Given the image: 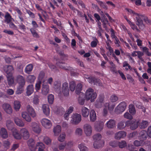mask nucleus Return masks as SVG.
Here are the masks:
<instances>
[{
  "mask_svg": "<svg viewBox=\"0 0 151 151\" xmlns=\"http://www.w3.org/2000/svg\"><path fill=\"white\" fill-rule=\"evenodd\" d=\"M29 126L34 132L37 133H39L40 132L41 128L39 124L36 122H32L30 124Z\"/></svg>",
  "mask_w": 151,
  "mask_h": 151,
  "instance_id": "1a4fd4ad",
  "label": "nucleus"
},
{
  "mask_svg": "<svg viewBox=\"0 0 151 151\" xmlns=\"http://www.w3.org/2000/svg\"><path fill=\"white\" fill-rule=\"evenodd\" d=\"M126 126H127L126 125H125L124 124V122L121 121L118 124H117V128L119 129H124Z\"/></svg>",
  "mask_w": 151,
  "mask_h": 151,
  "instance_id": "bf43d9fd",
  "label": "nucleus"
},
{
  "mask_svg": "<svg viewBox=\"0 0 151 151\" xmlns=\"http://www.w3.org/2000/svg\"><path fill=\"white\" fill-rule=\"evenodd\" d=\"M4 22L7 24L14 21V19L11 16L8 12H6V14L4 16Z\"/></svg>",
  "mask_w": 151,
  "mask_h": 151,
  "instance_id": "a878e982",
  "label": "nucleus"
},
{
  "mask_svg": "<svg viewBox=\"0 0 151 151\" xmlns=\"http://www.w3.org/2000/svg\"><path fill=\"white\" fill-rule=\"evenodd\" d=\"M0 136L4 139H6L8 137V133L5 128L2 127L0 128Z\"/></svg>",
  "mask_w": 151,
  "mask_h": 151,
  "instance_id": "5701e85b",
  "label": "nucleus"
},
{
  "mask_svg": "<svg viewBox=\"0 0 151 151\" xmlns=\"http://www.w3.org/2000/svg\"><path fill=\"white\" fill-rule=\"evenodd\" d=\"M12 133L14 138L17 140L22 139L21 133L16 129L14 128L12 131Z\"/></svg>",
  "mask_w": 151,
  "mask_h": 151,
  "instance_id": "a211bd4d",
  "label": "nucleus"
},
{
  "mask_svg": "<svg viewBox=\"0 0 151 151\" xmlns=\"http://www.w3.org/2000/svg\"><path fill=\"white\" fill-rule=\"evenodd\" d=\"M139 123V120L134 119L126 122V125L127 126H129L131 129L134 130L137 128Z\"/></svg>",
  "mask_w": 151,
  "mask_h": 151,
  "instance_id": "20e7f679",
  "label": "nucleus"
},
{
  "mask_svg": "<svg viewBox=\"0 0 151 151\" xmlns=\"http://www.w3.org/2000/svg\"><path fill=\"white\" fill-rule=\"evenodd\" d=\"M118 97L115 95H111L110 98V101L113 102H116L118 100Z\"/></svg>",
  "mask_w": 151,
  "mask_h": 151,
  "instance_id": "0e129e2a",
  "label": "nucleus"
},
{
  "mask_svg": "<svg viewBox=\"0 0 151 151\" xmlns=\"http://www.w3.org/2000/svg\"><path fill=\"white\" fill-rule=\"evenodd\" d=\"M61 131V127L60 126L58 125H57L54 127L53 129L54 135L55 136H57Z\"/></svg>",
  "mask_w": 151,
  "mask_h": 151,
  "instance_id": "c9c22d12",
  "label": "nucleus"
},
{
  "mask_svg": "<svg viewBox=\"0 0 151 151\" xmlns=\"http://www.w3.org/2000/svg\"><path fill=\"white\" fill-rule=\"evenodd\" d=\"M118 145L120 148H122L127 146V144L125 141L122 140L119 142Z\"/></svg>",
  "mask_w": 151,
  "mask_h": 151,
  "instance_id": "052dcab7",
  "label": "nucleus"
},
{
  "mask_svg": "<svg viewBox=\"0 0 151 151\" xmlns=\"http://www.w3.org/2000/svg\"><path fill=\"white\" fill-rule=\"evenodd\" d=\"M42 109L44 114L47 116L50 114V109L49 106L47 104H44L42 105Z\"/></svg>",
  "mask_w": 151,
  "mask_h": 151,
  "instance_id": "b1692460",
  "label": "nucleus"
},
{
  "mask_svg": "<svg viewBox=\"0 0 151 151\" xmlns=\"http://www.w3.org/2000/svg\"><path fill=\"white\" fill-rule=\"evenodd\" d=\"M13 105L14 110L16 111H19L21 106L20 102L18 100H15L14 101Z\"/></svg>",
  "mask_w": 151,
  "mask_h": 151,
  "instance_id": "c85d7f7f",
  "label": "nucleus"
},
{
  "mask_svg": "<svg viewBox=\"0 0 151 151\" xmlns=\"http://www.w3.org/2000/svg\"><path fill=\"white\" fill-rule=\"evenodd\" d=\"M36 149H38V151H45V145L42 142H37L36 144Z\"/></svg>",
  "mask_w": 151,
  "mask_h": 151,
  "instance_id": "f704fd0d",
  "label": "nucleus"
},
{
  "mask_svg": "<svg viewBox=\"0 0 151 151\" xmlns=\"http://www.w3.org/2000/svg\"><path fill=\"white\" fill-rule=\"evenodd\" d=\"M21 138L24 139H27L29 137V134L27 129L25 128H22L20 130Z\"/></svg>",
  "mask_w": 151,
  "mask_h": 151,
  "instance_id": "2eb2a0df",
  "label": "nucleus"
},
{
  "mask_svg": "<svg viewBox=\"0 0 151 151\" xmlns=\"http://www.w3.org/2000/svg\"><path fill=\"white\" fill-rule=\"evenodd\" d=\"M27 144L29 149L31 151H36V145L34 140L33 139L30 138L27 141Z\"/></svg>",
  "mask_w": 151,
  "mask_h": 151,
  "instance_id": "ddd939ff",
  "label": "nucleus"
},
{
  "mask_svg": "<svg viewBox=\"0 0 151 151\" xmlns=\"http://www.w3.org/2000/svg\"><path fill=\"white\" fill-rule=\"evenodd\" d=\"M82 85L81 83H79L77 84L76 90V94H80L81 93H82L81 91L82 90Z\"/></svg>",
  "mask_w": 151,
  "mask_h": 151,
  "instance_id": "5fc2aeb1",
  "label": "nucleus"
},
{
  "mask_svg": "<svg viewBox=\"0 0 151 151\" xmlns=\"http://www.w3.org/2000/svg\"><path fill=\"white\" fill-rule=\"evenodd\" d=\"M22 117L26 122H30L32 121L31 117L26 111H22L21 113Z\"/></svg>",
  "mask_w": 151,
  "mask_h": 151,
  "instance_id": "6ab92c4d",
  "label": "nucleus"
},
{
  "mask_svg": "<svg viewBox=\"0 0 151 151\" xmlns=\"http://www.w3.org/2000/svg\"><path fill=\"white\" fill-rule=\"evenodd\" d=\"M100 6L105 9H107L108 7L105 3L99 0H96Z\"/></svg>",
  "mask_w": 151,
  "mask_h": 151,
  "instance_id": "680f3d73",
  "label": "nucleus"
},
{
  "mask_svg": "<svg viewBox=\"0 0 151 151\" xmlns=\"http://www.w3.org/2000/svg\"><path fill=\"white\" fill-rule=\"evenodd\" d=\"M126 104L124 102L120 103L115 108V112L117 113L122 112L125 110L126 107Z\"/></svg>",
  "mask_w": 151,
  "mask_h": 151,
  "instance_id": "f8f14e48",
  "label": "nucleus"
},
{
  "mask_svg": "<svg viewBox=\"0 0 151 151\" xmlns=\"http://www.w3.org/2000/svg\"><path fill=\"white\" fill-rule=\"evenodd\" d=\"M26 93L28 96H30L32 94L34 91V87L33 85L32 84L29 85L26 88Z\"/></svg>",
  "mask_w": 151,
  "mask_h": 151,
  "instance_id": "7c9ffc66",
  "label": "nucleus"
},
{
  "mask_svg": "<svg viewBox=\"0 0 151 151\" xmlns=\"http://www.w3.org/2000/svg\"><path fill=\"white\" fill-rule=\"evenodd\" d=\"M145 142L142 140L139 141L137 140H135L134 142V145L136 147L142 146L145 144Z\"/></svg>",
  "mask_w": 151,
  "mask_h": 151,
  "instance_id": "4d7b16f0",
  "label": "nucleus"
},
{
  "mask_svg": "<svg viewBox=\"0 0 151 151\" xmlns=\"http://www.w3.org/2000/svg\"><path fill=\"white\" fill-rule=\"evenodd\" d=\"M39 96L36 95H34L33 99V103L35 105H37L39 104Z\"/></svg>",
  "mask_w": 151,
  "mask_h": 151,
  "instance_id": "13d9d810",
  "label": "nucleus"
},
{
  "mask_svg": "<svg viewBox=\"0 0 151 151\" xmlns=\"http://www.w3.org/2000/svg\"><path fill=\"white\" fill-rule=\"evenodd\" d=\"M49 91V86L47 84H43L42 88V93L44 95H47Z\"/></svg>",
  "mask_w": 151,
  "mask_h": 151,
  "instance_id": "72a5a7b5",
  "label": "nucleus"
},
{
  "mask_svg": "<svg viewBox=\"0 0 151 151\" xmlns=\"http://www.w3.org/2000/svg\"><path fill=\"white\" fill-rule=\"evenodd\" d=\"M36 78L33 75H29L27 77V81L28 82L32 83L35 81Z\"/></svg>",
  "mask_w": 151,
  "mask_h": 151,
  "instance_id": "a19ab883",
  "label": "nucleus"
},
{
  "mask_svg": "<svg viewBox=\"0 0 151 151\" xmlns=\"http://www.w3.org/2000/svg\"><path fill=\"white\" fill-rule=\"evenodd\" d=\"M104 141L103 140L96 142H94L93 146L94 148L98 149L104 146Z\"/></svg>",
  "mask_w": 151,
  "mask_h": 151,
  "instance_id": "473e14b6",
  "label": "nucleus"
},
{
  "mask_svg": "<svg viewBox=\"0 0 151 151\" xmlns=\"http://www.w3.org/2000/svg\"><path fill=\"white\" fill-rule=\"evenodd\" d=\"M30 31L32 34L33 36L35 38H39L40 37L39 35L36 32L34 28H31L30 29Z\"/></svg>",
  "mask_w": 151,
  "mask_h": 151,
  "instance_id": "864d4df0",
  "label": "nucleus"
},
{
  "mask_svg": "<svg viewBox=\"0 0 151 151\" xmlns=\"http://www.w3.org/2000/svg\"><path fill=\"white\" fill-rule=\"evenodd\" d=\"M78 147L80 151H88V147L84 143H81L79 144Z\"/></svg>",
  "mask_w": 151,
  "mask_h": 151,
  "instance_id": "37998d69",
  "label": "nucleus"
},
{
  "mask_svg": "<svg viewBox=\"0 0 151 151\" xmlns=\"http://www.w3.org/2000/svg\"><path fill=\"white\" fill-rule=\"evenodd\" d=\"M41 122L42 126L46 129H49L52 127V123L51 122L47 119H42L41 120Z\"/></svg>",
  "mask_w": 151,
  "mask_h": 151,
  "instance_id": "9d476101",
  "label": "nucleus"
},
{
  "mask_svg": "<svg viewBox=\"0 0 151 151\" xmlns=\"http://www.w3.org/2000/svg\"><path fill=\"white\" fill-rule=\"evenodd\" d=\"M7 82L9 86H11L14 83V78L12 75H6Z\"/></svg>",
  "mask_w": 151,
  "mask_h": 151,
  "instance_id": "e433bc0d",
  "label": "nucleus"
},
{
  "mask_svg": "<svg viewBox=\"0 0 151 151\" xmlns=\"http://www.w3.org/2000/svg\"><path fill=\"white\" fill-rule=\"evenodd\" d=\"M125 10L129 13V14H131L132 16L135 17L136 24L138 26L140 29L142 30L145 27L143 20L147 24L150 23V20L146 16L136 13L129 8H126Z\"/></svg>",
  "mask_w": 151,
  "mask_h": 151,
  "instance_id": "f257e3e1",
  "label": "nucleus"
},
{
  "mask_svg": "<svg viewBox=\"0 0 151 151\" xmlns=\"http://www.w3.org/2000/svg\"><path fill=\"white\" fill-rule=\"evenodd\" d=\"M26 112L32 118H35L37 116V114L34 109L32 106L27 105L26 107Z\"/></svg>",
  "mask_w": 151,
  "mask_h": 151,
  "instance_id": "9b49d317",
  "label": "nucleus"
},
{
  "mask_svg": "<svg viewBox=\"0 0 151 151\" xmlns=\"http://www.w3.org/2000/svg\"><path fill=\"white\" fill-rule=\"evenodd\" d=\"M33 68L32 65L29 64L26 67L25 69V72L26 73L29 74L32 71Z\"/></svg>",
  "mask_w": 151,
  "mask_h": 151,
  "instance_id": "8fccbe9b",
  "label": "nucleus"
},
{
  "mask_svg": "<svg viewBox=\"0 0 151 151\" xmlns=\"http://www.w3.org/2000/svg\"><path fill=\"white\" fill-rule=\"evenodd\" d=\"M127 133L124 131H120L116 132L114 135V138L116 139L119 140L123 138L126 137Z\"/></svg>",
  "mask_w": 151,
  "mask_h": 151,
  "instance_id": "f3484780",
  "label": "nucleus"
},
{
  "mask_svg": "<svg viewBox=\"0 0 151 151\" xmlns=\"http://www.w3.org/2000/svg\"><path fill=\"white\" fill-rule=\"evenodd\" d=\"M114 104L110 103H106L104 104L103 114L104 116H106L108 113V110L110 111H112L115 107Z\"/></svg>",
  "mask_w": 151,
  "mask_h": 151,
  "instance_id": "39448f33",
  "label": "nucleus"
},
{
  "mask_svg": "<svg viewBox=\"0 0 151 151\" xmlns=\"http://www.w3.org/2000/svg\"><path fill=\"white\" fill-rule=\"evenodd\" d=\"M61 92L65 96H68L69 93V90L68 84L67 82H65L63 84Z\"/></svg>",
  "mask_w": 151,
  "mask_h": 151,
  "instance_id": "4468645a",
  "label": "nucleus"
},
{
  "mask_svg": "<svg viewBox=\"0 0 151 151\" xmlns=\"http://www.w3.org/2000/svg\"><path fill=\"white\" fill-rule=\"evenodd\" d=\"M2 107L4 111L7 114H11L13 110L11 105L9 103H4L2 104Z\"/></svg>",
  "mask_w": 151,
  "mask_h": 151,
  "instance_id": "6e6552de",
  "label": "nucleus"
},
{
  "mask_svg": "<svg viewBox=\"0 0 151 151\" xmlns=\"http://www.w3.org/2000/svg\"><path fill=\"white\" fill-rule=\"evenodd\" d=\"M79 95V96L78 99V102L80 105H83L84 103V99H83L84 94L83 93H81Z\"/></svg>",
  "mask_w": 151,
  "mask_h": 151,
  "instance_id": "79ce46f5",
  "label": "nucleus"
},
{
  "mask_svg": "<svg viewBox=\"0 0 151 151\" xmlns=\"http://www.w3.org/2000/svg\"><path fill=\"white\" fill-rule=\"evenodd\" d=\"M17 80L19 84L18 86L24 88L25 83L24 78L22 76L19 75L17 76Z\"/></svg>",
  "mask_w": 151,
  "mask_h": 151,
  "instance_id": "aec40b11",
  "label": "nucleus"
},
{
  "mask_svg": "<svg viewBox=\"0 0 151 151\" xmlns=\"http://www.w3.org/2000/svg\"><path fill=\"white\" fill-rule=\"evenodd\" d=\"M41 82L40 81H38L37 82L35 85V89L37 91H38L41 88Z\"/></svg>",
  "mask_w": 151,
  "mask_h": 151,
  "instance_id": "69168bd1",
  "label": "nucleus"
},
{
  "mask_svg": "<svg viewBox=\"0 0 151 151\" xmlns=\"http://www.w3.org/2000/svg\"><path fill=\"white\" fill-rule=\"evenodd\" d=\"M70 123L73 124H78L81 120V115L78 114H75L72 115L70 119Z\"/></svg>",
  "mask_w": 151,
  "mask_h": 151,
  "instance_id": "423d86ee",
  "label": "nucleus"
},
{
  "mask_svg": "<svg viewBox=\"0 0 151 151\" xmlns=\"http://www.w3.org/2000/svg\"><path fill=\"white\" fill-rule=\"evenodd\" d=\"M54 99V96L52 94L49 95L48 97V101L50 104H52L53 102Z\"/></svg>",
  "mask_w": 151,
  "mask_h": 151,
  "instance_id": "e2e57ef3",
  "label": "nucleus"
},
{
  "mask_svg": "<svg viewBox=\"0 0 151 151\" xmlns=\"http://www.w3.org/2000/svg\"><path fill=\"white\" fill-rule=\"evenodd\" d=\"M105 125L108 129H113L116 126V122L114 119H110L105 124Z\"/></svg>",
  "mask_w": 151,
  "mask_h": 151,
  "instance_id": "412c9836",
  "label": "nucleus"
},
{
  "mask_svg": "<svg viewBox=\"0 0 151 151\" xmlns=\"http://www.w3.org/2000/svg\"><path fill=\"white\" fill-rule=\"evenodd\" d=\"M103 102V96H100L96 101L95 106L96 108H100L102 106Z\"/></svg>",
  "mask_w": 151,
  "mask_h": 151,
  "instance_id": "bb28decb",
  "label": "nucleus"
},
{
  "mask_svg": "<svg viewBox=\"0 0 151 151\" xmlns=\"http://www.w3.org/2000/svg\"><path fill=\"white\" fill-rule=\"evenodd\" d=\"M104 126V123L100 121L96 123L94 127L98 131H100L103 129Z\"/></svg>",
  "mask_w": 151,
  "mask_h": 151,
  "instance_id": "393cba45",
  "label": "nucleus"
},
{
  "mask_svg": "<svg viewBox=\"0 0 151 151\" xmlns=\"http://www.w3.org/2000/svg\"><path fill=\"white\" fill-rule=\"evenodd\" d=\"M4 70L6 75H12L14 68L12 65H5L4 67Z\"/></svg>",
  "mask_w": 151,
  "mask_h": 151,
  "instance_id": "4be33fe9",
  "label": "nucleus"
},
{
  "mask_svg": "<svg viewBox=\"0 0 151 151\" xmlns=\"http://www.w3.org/2000/svg\"><path fill=\"white\" fill-rule=\"evenodd\" d=\"M96 93L94 91L93 89L91 88H88L86 92V98L87 100H90L91 102L94 101L96 98Z\"/></svg>",
  "mask_w": 151,
  "mask_h": 151,
  "instance_id": "f03ea898",
  "label": "nucleus"
},
{
  "mask_svg": "<svg viewBox=\"0 0 151 151\" xmlns=\"http://www.w3.org/2000/svg\"><path fill=\"white\" fill-rule=\"evenodd\" d=\"M15 123L18 126L20 127H23L24 126V123L23 121L20 119L16 117L14 119Z\"/></svg>",
  "mask_w": 151,
  "mask_h": 151,
  "instance_id": "2f4dec72",
  "label": "nucleus"
},
{
  "mask_svg": "<svg viewBox=\"0 0 151 151\" xmlns=\"http://www.w3.org/2000/svg\"><path fill=\"white\" fill-rule=\"evenodd\" d=\"M75 133L76 135L78 136H81L83 133V129L81 128H77L76 129Z\"/></svg>",
  "mask_w": 151,
  "mask_h": 151,
  "instance_id": "3c124183",
  "label": "nucleus"
},
{
  "mask_svg": "<svg viewBox=\"0 0 151 151\" xmlns=\"http://www.w3.org/2000/svg\"><path fill=\"white\" fill-rule=\"evenodd\" d=\"M139 127L141 129H144L146 128L149 124L148 122L145 120H142L140 123H139Z\"/></svg>",
  "mask_w": 151,
  "mask_h": 151,
  "instance_id": "49530a36",
  "label": "nucleus"
},
{
  "mask_svg": "<svg viewBox=\"0 0 151 151\" xmlns=\"http://www.w3.org/2000/svg\"><path fill=\"white\" fill-rule=\"evenodd\" d=\"M85 77L87 79V80L89 83H94V84H98L99 85H101V82L99 79H96L94 77H89L88 76H86Z\"/></svg>",
  "mask_w": 151,
  "mask_h": 151,
  "instance_id": "dca6fc26",
  "label": "nucleus"
},
{
  "mask_svg": "<svg viewBox=\"0 0 151 151\" xmlns=\"http://www.w3.org/2000/svg\"><path fill=\"white\" fill-rule=\"evenodd\" d=\"M76 85L74 81H71L69 83V87L71 91H74L76 88Z\"/></svg>",
  "mask_w": 151,
  "mask_h": 151,
  "instance_id": "603ef678",
  "label": "nucleus"
},
{
  "mask_svg": "<svg viewBox=\"0 0 151 151\" xmlns=\"http://www.w3.org/2000/svg\"><path fill=\"white\" fill-rule=\"evenodd\" d=\"M11 143L8 140H4L3 142V145L5 148L9 149Z\"/></svg>",
  "mask_w": 151,
  "mask_h": 151,
  "instance_id": "6e6d98bb",
  "label": "nucleus"
},
{
  "mask_svg": "<svg viewBox=\"0 0 151 151\" xmlns=\"http://www.w3.org/2000/svg\"><path fill=\"white\" fill-rule=\"evenodd\" d=\"M14 123L11 120L7 121L6 123V126L9 130H12L14 129Z\"/></svg>",
  "mask_w": 151,
  "mask_h": 151,
  "instance_id": "4c0bfd02",
  "label": "nucleus"
},
{
  "mask_svg": "<svg viewBox=\"0 0 151 151\" xmlns=\"http://www.w3.org/2000/svg\"><path fill=\"white\" fill-rule=\"evenodd\" d=\"M148 135L147 132L145 130L141 131L139 133V139L143 141L146 139Z\"/></svg>",
  "mask_w": 151,
  "mask_h": 151,
  "instance_id": "cd10ccee",
  "label": "nucleus"
},
{
  "mask_svg": "<svg viewBox=\"0 0 151 151\" xmlns=\"http://www.w3.org/2000/svg\"><path fill=\"white\" fill-rule=\"evenodd\" d=\"M90 119L91 121L94 122L95 121L96 118V115L95 111L93 109L90 110L89 113Z\"/></svg>",
  "mask_w": 151,
  "mask_h": 151,
  "instance_id": "c756f323",
  "label": "nucleus"
},
{
  "mask_svg": "<svg viewBox=\"0 0 151 151\" xmlns=\"http://www.w3.org/2000/svg\"><path fill=\"white\" fill-rule=\"evenodd\" d=\"M56 64L60 68L66 70L69 69V67L67 66V64L65 63L59 62L57 63Z\"/></svg>",
  "mask_w": 151,
  "mask_h": 151,
  "instance_id": "a18cd8bd",
  "label": "nucleus"
},
{
  "mask_svg": "<svg viewBox=\"0 0 151 151\" xmlns=\"http://www.w3.org/2000/svg\"><path fill=\"white\" fill-rule=\"evenodd\" d=\"M45 73L44 72L41 71L40 72L39 74V76L38 79L39 81H40L41 82L44 77Z\"/></svg>",
  "mask_w": 151,
  "mask_h": 151,
  "instance_id": "338daca9",
  "label": "nucleus"
},
{
  "mask_svg": "<svg viewBox=\"0 0 151 151\" xmlns=\"http://www.w3.org/2000/svg\"><path fill=\"white\" fill-rule=\"evenodd\" d=\"M102 136L99 133L95 134L93 136V138L94 142H96L102 140L101 139Z\"/></svg>",
  "mask_w": 151,
  "mask_h": 151,
  "instance_id": "c03bdc74",
  "label": "nucleus"
},
{
  "mask_svg": "<svg viewBox=\"0 0 151 151\" xmlns=\"http://www.w3.org/2000/svg\"><path fill=\"white\" fill-rule=\"evenodd\" d=\"M66 137V134L65 133L62 132L59 135L58 139L60 142H64Z\"/></svg>",
  "mask_w": 151,
  "mask_h": 151,
  "instance_id": "de8ad7c7",
  "label": "nucleus"
},
{
  "mask_svg": "<svg viewBox=\"0 0 151 151\" xmlns=\"http://www.w3.org/2000/svg\"><path fill=\"white\" fill-rule=\"evenodd\" d=\"M23 88L18 86L16 91V93L17 94H20L23 92Z\"/></svg>",
  "mask_w": 151,
  "mask_h": 151,
  "instance_id": "774afa93",
  "label": "nucleus"
},
{
  "mask_svg": "<svg viewBox=\"0 0 151 151\" xmlns=\"http://www.w3.org/2000/svg\"><path fill=\"white\" fill-rule=\"evenodd\" d=\"M129 111L132 115H134L136 113L135 108L134 105L132 104H130L129 105Z\"/></svg>",
  "mask_w": 151,
  "mask_h": 151,
  "instance_id": "09e8293b",
  "label": "nucleus"
},
{
  "mask_svg": "<svg viewBox=\"0 0 151 151\" xmlns=\"http://www.w3.org/2000/svg\"><path fill=\"white\" fill-rule=\"evenodd\" d=\"M73 145V142L72 141H66L60 143L58 145V148L59 150L63 151L65 148L67 149L71 148Z\"/></svg>",
  "mask_w": 151,
  "mask_h": 151,
  "instance_id": "7ed1b4c3",
  "label": "nucleus"
},
{
  "mask_svg": "<svg viewBox=\"0 0 151 151\" xmlns=\"http://www.w3.org/2000/svg\"><path fill=\"white\" fill-rule=\"evenodd\" d=\"M83 129L84 133L86 137L91 136L92 133V127L91 126L88 124H86L84 125Z\"/></svg>",
  "mask_w": 151,
  "mask_h": 151,
  "instance_id": "0eeeda50",
  "label": "nucleus"
},
{
  "mask_svg": "<svg viewBox=\"0 0 151 151\" xmlns=\"http://www.w3.org/2000/svg\"><path fill=\"white\" fill-rule=\"evenodd\" d=\"M40 139L42 140L46 144H50L51 142V139L48 137L45 136H41L40 137Z\"/></svg>",
  "mask_w": 151,
  "mask_h": 151,
  "instance_id": "ea45409f",
  "label": "nucleus"
},
{
  "mask_svg": "<svg viewBox=\"0 0 151 151\" xmlns=\"http://www.w3.org/2000/svg\"><path fill=\"white\" fill-rule=\"evenodd\" d=\"M81 113L83 116L84 117H88L90 113L89 110L86 107L82 108L81 110Z\"/></svg>",
  "mask_w": 151,
  "mask_h": 151,
  "instance_id": "58836bf2",
  "label": "nucleus"
}]
</instances>
